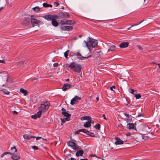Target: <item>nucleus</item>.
Masks as SVG:
<instances>
[{"mask_svg":"<svg viewBox=\"0 0 160 160\" xmlns=\"http://www.w3.org/2000/svg\"><path fill=\"white\" fill-rule=\"evenodd\" d=\"M88 38L89 40L88 42H86L84 40V42L89 51H90L91 49L95 47V46L97 45L98 42L97 40L91 39L89 37H88Z\"/></svg>","mask_w":160,"mask_h":160,"instance_id":"1","label":"nucleus"},{"mask_svg":"<svg viewBox=\"0 0 160 160\" xmlns=\"http://www.w3.org/2000/svg\"><path fill=\"white\" fill-rule=\"evenodd\" d=\"M68 67L71 69H72L73 71L78 73H79L81 72L82 69V66L81 65L77 64L74 62L71 63L69 65Z\"/></svg>","mask_w":160,"mask_h":160,"instance_id":"2","label":"nucleus"},{"mask_svg":"<svg viewBox=\"0 0 160 160\" xmlns=\"http://www.w3.org/2000/svg\"><path fill=\"white\" fill-rule=\"evenodd\" d=\"M68 145L71 147L73 150L78 151L81 149V148L75 143L71 141H69L67 142Z\"/></svg>","mask_w":160,"mask_h":160,"instance_id":"3","label":"nucleus"},{"mask_svg":"<svg viewBox=\"0 0 160 160\" xmlns=\"http://www.w3.org/2000/svg\"><path fill=\"white\" fill-rule=\"evenodd\" d=\"M50 105V104L49 102H43V103L41 104L40 107L39 108V110H40L42 111L47 110L48 108Z\"/></svg>","mask_w":160,"mask_h":160,"instance_id":"4","label":"nucleus"},{"mask_svg":"<svg viewBox=\"0 0 160 160\" xmlns=\"http://www.w3.org/2000/svg\"><path fill=\"white\" fill-rule=\"evenodd\" d=\"M21 24L24 26H28L30 24V19L29 18H25L21 21Z\"/></svg>","mask_w":160,"mask_h":160,"instance_id":"5","label":"nucleus"},{"mask_svg":"<svg viewBox=\"0 0 160 160\" xmlns=\"http://www.w3.org/2000/svg\"><path fill=\"white\" fill-rule=\"evenodd\" d=\"M31 22L33 27L43 24V23L42 22L39 21L36 19H32V20L30 21V23Z\"/></svg>","mask_w":160,"mask_h":160,"instance_id":"6","label":"nucleus"},{"mask_svg":"<svg viewBox=\"0 0 160 160\" xmlns=\"http://www.w3.org/2000/svg\"><path fill=\"white\" fill-rule=\"evenodd\" d=\"M73 55L77 56V58L80 60H83L84 59H88L91 57V55L87 57H83L78 52L74 53Z\"/></svg>","mask_w":160,"mask_h":160,"instance_id":"7","label":"nucleus"},{"mask_svg":"<svg viewBox=\"0 0 160 160\" xmlns=\"http://www.w3.org/2000/svg\"><path fill=\"white\" fill-rule=\"evenodd\" d=\"M81 98L78 96H75L71 101L70 104L72 105H73L76 103L78 102V101L80 100Z\"/></svg>","mask_w":160,"mask_h":160,"instance_id":"8","label":"nucleus"},{"mask_svg":"<svg viewBox=\"0 0 160 160\" xmlns=\"http://www.w3.org/2000/svg\"><path fill=\"white\" fill-rule=\"evenodd\" d=\"M62 114L66 117L65 119L67 121H69L70 120V117L71 116V115L68 113V111L66 112H62Z\"/></svg>","mask_w":160,"mask_h":160,"instance_id":"9","label":"nucleus"},{"mask_svg":"<svg viewBox=\"0 0 160 160\" xmlns=\"http://www.w3.org/2000/svg\"><path fill=\"white\" fill-rule=\"evenodd\" d=\"M72 86V85L68 83L64 84L62 88V90L65 91L67 90L69 88H70Z\"/></svg>","mask_w":160,"mask_h":160,"instance_id":"10","label":"nucleus"},{"mask_svg":"<svg viewBox=\"0 0 160 160\" xmlns=\"http://www.w3.org/2000/svg\"><path fill=\"white\" fill-rule=\"evenodd\" d=\"M59 14L61 18H68L69 16V15L67 12H65L64 13L61 12Z\"/></svg>","mask_w":160,"mask_h":160,"instance_id":"11","label":"nucleus"},{"mask_svg":"<svg viewBox=\"0 0 160 160\" xmlns=\"http://www.w3.org/2000/svg\"><path fill=\"white\" fill-rule=\"evenodd\" d=\"M60 29L62 30L63 31H70L73 29L72 26H66L60 27Z\"/></svg>","mask_w":160,"mask_h":160,"instance_id":"12","label":"nucleus"},{"mask_svg":"<svg viewBox=\"0 0 160 160\" xmlns=\"http://www.w3.org/2000/svg\"><path fill=\"white\" fill-rule=\"evenodd\" d=\"M115 139L116 141L115 142L116 145L122 144L123 143V141L121 140L119 138L116 137Z\"/></svg>","mask_w":160,"mask_h":160,"instance_id":"13","label":"nucleus"},{"mask_svg":"<svg viewBox=\"0 0 160 160\" xmlns=\"http://www.w3.org/2000/svg\"><path fill=\"white\" fill-rule=\"evenodd\" d=\"M129 43L128 42H122L119 45V47L121 48H126L128 47Z\"/></svg>","mask_w":160,"mask_h":160,"instance_id":"14","label":"nucleus"},{"mask_svg":"<svg viewBox=\"0 0 160 160\" xmlns=\"http://www.w3.org/2000/svg\"><path fill=\"white\" fill-rule=\"evenodd\" d=\"M83 154V151L81 149L79 150L76 153V156L77 157L82 156Z\"/></svg>","mask_w":160,"mask_h":160,"instance_id":"15","label":"nucleus"},{"mask_svg":"<svg viewBox=\"0 0 160 160\" xmlns=\"http://www.w3.org/2000/svg\"><path fill=\"white\" fill-rule=\"evenodd\" d=\"M42 17L48 21H52V15H47L43 16Z\"/></svg>","mask_w":160,"mask_h":160,"instance_id":"16","label":"nucleus"},{"mask_svg":"<svg viewBox=\"0 0 160 160\" xmlns=\"http://www.w3.org/2000/svg\"><path fill=\"white\" fill-rule=\"evenodd\" d=\"M11 155L12 156H11V158L13 160H18L20 159V157L18 155H17L13 153H12V155Z\"/></svg>","mask_w":160,"mask_h":160,"instance_id":"17","label":"nucleus"},{"mask_svg":"<svg viewBox=\"0 0 160 160\" xmlns=\"http://www.w3.org/2000/svg\"><path fill=\"white\" fill-rule=\"evenodd\" d=\"M23 137L25 139H27L28 140H29L31 139L32 138L36 137L33 136L31 135H28L27 134H24L23 135Z\"/></svg>","mask_w":160,"mask_h":160,"instance_id":"18","label":"nucleus"},{"mask_svg":"<svg viewBox=\"0 0 160 160\" xmlns=\"http://www.w3.org/2000/svg\"><path fill=\"white\" fill-rule=\"evenodd\" d=\"M20 92L22 93L24 96H26L28 94V91L22 88L20 89Z\"/></svg>","mask_w":160,"mask_h":160,"instance_id":"19","label":"nucleus"},{"mask_svg":"<svg viewBox=\"0 0 160 160\" xmlns=\"http://www.w3.org/2000/svg\"><path fill=\"white\" fill-rule=\"evenodd\" d=\"M143 128L144 131H146L147 132H148L150 131L148 125L146 124H145L143 125Z\"/></svg>","mask_w":160,"mask_h":160,"instance_id":"20","label":"nucleus"},{"mask_svg":"<svg viewBox=\"0 0 160 160\" xmlns=\"http://www.w3.org/2000/svg\"><path fill=\"white\" fill-rule=\"evenodd\" d=\"M90 118H91L89 116H84L83 117H81V120L82 121H83L84 120H87L88 121H89L90 120Z\"/></svg>","mask_w":160,"mask_h":160,"instance_id":"21","label":"nucleus"},{"mask_svg":"<svg viewBox=\"0 0 160 160\" xmlns=\"http://www.w3.org/2000/svg\"><path fill=\"white\" fill-rule=\"evenodd\" d=\"M134 126L133 123H129L127 125V128L129 129H134Z\"/></svg>","mask_w":160,"mask_h":160,"instance_id":"22","label":"nucleus"},{"mask_svg":"<svg viewBox=\"0 0 160 160\" xmlns=\"http://www.w3.org/2000/svg\"><path fill=\"white\" fill-rule=\"evenodd\" d=\"M91 122H90L89 121L87 122L86 123H85L83 125V126L85 128H89L91 126Z\"/></svg>","mask_w":160,"mask_h":160,"instance_id":"23","label":"nucleus"},{"mask_svg":"<svg viewBox=\"0 0 160 160\" xmlns=\"http://www.w3.org/2000/svg\"><path fill=\"white\" fill-rule=\"evenodd\" d=\"M66 22L67 24L68 25H72L75 23L74 21L72 20H66Z\"/></svg>","mask_w":160,"mask_h":160,"instance_id":"24","label":"nucleus"},{"mask_svg":"<svg viewBox=\"0 0 160 160\" xmlns=\"http://www.w3.org/2000/svg\"><path fill=\"white\" fill-rule=\"evenodd\" d=\"M51 22L52 25L54 27H57L58 25V22L56 20H52Z\"/></svg>","mask_w":160,"mask_h":160,"instance_id":"25","label":"nucleus"},{"mask_svg":"<svg viewBox=\"0 0 160 160\" xmlns=\"http://www.w3.org/2000/svg\"><path fill=\"white\" fill-rule=\"evenodd\" d=\"M116 47L115 45H112L111 46L109 49H108V52L109 51H112L116 49Z\"/></svg>","mask_w":160,"mask_h":160,"instance_id":"26","label":"nucleus"},{"mask_svg":"<svg viewBox=\"0 0 160 160\" xmlns=\"http://www.w3.org/2000/svg\"><path fill=\"white\" fill-rule=\"evenodd\" d=\"M59 22L62 25L67 24L66 20L63 19L61 20H59Z\"/></svg>","mask_w":160,"mask_h":160,"instance_id":"27","label":"nucleus"},{"mask_svg":"<svg viewBox=\"0 0 160 160\" xmlns=\"http://www.w3.org/2000/svg\"><path fill=\"white\" fill-rule=\"evenodd\" d=\"M8 154H9L10 155H12V153L10 152H8L3 153L1 155V157L2 158H3L4 155H6Z\"/></svg>","mask_w":160,"mask_h":160,"instance_id":"28","label":"nucleus"},{"mask_svg":"<svg viewBox=\"0 0 160 160\" xmlns=\"http://www.w3.org/2000/svg\"><path fill=\"white\" fill-rule=\"evenodd\" d=\"M52 20H55L56 19H58L59 18H58V16L56 14L52 15Z\"/></svg>","mask_w":160,"mask_h":160,"instance_id":"29","label":"nucleus"},{"mask_svg":"<svg viewBox=\"0 0 160 160\" xmlns=\"http://www.w3.org/2000/svg\"><path fill=\"white\" fill-rule=\"evenodd\" d=\"M94 127L97 130H99L100 129L101 126L99 124L97 123L94 126Z\"/></svg>","mask_w":160,"mask_h":160,"instance_id":"30","label":"nucleus"},{"mask_svg":"<svg viewBox=\"0 0 160 160\" xmlns=\"http://www.w3.org/2000/svg\"><path fill=\"white\" fill-rule=\"evenodd\" d=\"M128 91L130 93H132L134 95L135 94V92H136V91L131 88H129L128 89Z\"/></svg>","mask_w":160,"mask_h":160,"instance_id":"31","label":"nucleus"},{"mask_svg":"<svg viewBox=\"0 0 160 160\" xmlns=\"http://www.w3.org/2000/svg\"><path fill=\"white\" fill-rule=\"evenodd\" d=\"M42 111V110H39V111H38L37 113L36 114L38 118H39L41 117V116L42 114L41 112Z\"/></svg>","mask_w":160,"mask_h":160,"instance_id":"32","label":"nucleus"},{"mask_svg":"<svg viewBox=\"0 0 160 160\" xmlns=\"http://www.w3.org/2000/svg\"><path fill=\"white\" fill-rule=\"evenodd\" d=\"M69 52V50H68L67 51H66V52H65L64 53V57L66 58H67L68 57V53Z\"/></svg>","mask_w":160,"mask_h":160,"instance_id":"33","label":"nucleus"},{"mask_svg":"<svg viewBox=\"0 0 160 160\" xmlns=\"http://www.w3.org/2000/svg\"><path fill=\"white\" fill-rule=\"evenodd\" d=\"M32 9L34 10L35 11L38 12L39 11L40 8L38 7H35L32 8Z\"/></svg>","mask_w":160,"mask_h":160,"instance_id":"34","label":"nucleus"},{"mask_svg":"<svg viewBox=\"0 0 160 160\" xmlns=\"http://www.w3.org/2000/svg\"><path fill=\"white\" fill-rule=\"evenodd\" d=\"M135 96L136 97V98L137 99H138L140 98H141V95L140 94H135Z\"/></svg>","mask_w":160,"mask_h":160,"instance_id":"35","label":"nucleus"},{"mask_svg":"<svg viewBox=\"0 0 160 160\" xmlns=\"http://www.w3.org/2000/svg\"><path fill=\"white\" fill-rule=\"evenodd\" d=\"M1 91H2L6 95H8L9 93V92L6 90H1Z\"/></svg>","mask_w":160,"mask_h":160,"instance_id":"36","label":"nucleus"},{"mask_svg":"<svg viewBox=\"0 0 160 160\" xmlns=\"http://www.w3.org/2000/svg\"><path fill=\"white\" fill-rule=\"evenodd\" d=\"M24 64V62L22 61H20L18 63V66H21L23 65Z\"/></svg>","mask_w":160,"mask_h":160,"instance_id":"37","label":"nucleus"},{"mask_svg":"<svg viewBox=\"0 0 160 160\" xmlns=\"http://www.w3.org/2000/svg\"><path fill=\"white\" fill-rule=\"evenodd\" d=\"M31 117L32 118H33L34 119H36L37 118H38L36 114H35L34 115H32L31 116Z\"/></svg>","mask_w":160,"mask_h":160,"instance_id":"38","label":"nucleus"},{"mask_svg":"<svg viewBox=\"0 0 160 160\" xmlns=\"http://www.w3.org/2000/svg\"><path fill=\"white\" fill-rule=\"evenodd\" d=\"M144 21V20L141 21V22H139L137 24H135L132 25V27H134V26H135L138 25L140 24H141V23H142Z\"/></svg>","mask_w":160,"mask_h":160,"instance_id":"39","label":"nucleus"},{"mask_svg":"<svg viewBox=\"0 0 160 160\" xmlns=\"http://www.w3.org/2000/svg\"><path fill=\"white\" fill-rule=\"evenodd\" d=\"M61 120L62 123V124L64 123L66 121H67V120L65 119V118L64 119H62V118H61Z\"/></svg>","mask_w":160,"mask_h":160,"instance_id":"40","label":"nucleus"},{"mask_svg":"<svg viewBox=\"0 0 160 160\" xmlns=\"http://www.w3.org/2000/svg\"><path fill=\"white\" fill-rule=\"evenodd\" d=\"M13 149H14V150H15V151H14L15 152H17V150L16 149V148L15 146L13 147H12L11 148V149L12 150Z\"/></svg>","mask_w":160,"mask_h":160,"instance_id":"41","label":"nucleus"},{"mask_svg":"<svg viewBox=\"0 0 160 160\" xmlns=\"http://www.w3.org/2000/svg\"><path fill=\"white\" fill-rule=\"evenodd\" d=\"M81 132H83L84 133H86L87 132V130L85 129H81Z\"/></svg>","mask_w":160,"mask_h":160,"instance_id":"42","label":"nucleus"},{"mask_svg":"<svg viewBox=\"0 0 160 160\" xmlns=\"http://www.w3.org/2000/svg\"><path fill=\"white\" fill-rule=\"evenodd\" d=\"M89 136L92 137H94L95 136V134L92 132H91Z\"/></svg>","mask_w":160,"mask_h":160,"instance_id":"43","label":"nucleus"},{"mask_svg":"<svg viewBox=\"0 0 160 160\" xmlns=\"http://www.w3.org/2000/svg\"><path fill=\"white\" fill-rule=\"evenodd\" d=\"M32 148L33 149H35L36 150H37L38 149V147L36 146H33L32 147Z\"/></svg>","mask_w":160,"mask_h":160,"instance_id":"44","label":"nucleus"},{"mask_svg":"<svg viewBox=\"0 0 160 160\" xmlns=\"http://www.w3.org/2000/svg\"><path fill=\"white\" fill-rule=\"evenodd\" d=\"M43 7H48V4L46 3H44L43 4Z\"/></svg>","mask_w":160,"mask_h":160,"instance_id":"45","label":"nucleus"},{"mask_svg":"<svg viewBox=\"0 0 160 160\" xmlns=\"http://www.w3.org/2000/svg\"><path fill=\"white\" fill-rule=\"evenodd\" d=\"M81 129H80L75 131V134H78L80 133V132H81Z\"/></svg>","mask_w":160,"mask_h":160,"instance_id":"46","label":"nucleus"},{"mask_svg":"<svg viewBox=\"0 0 160 160\" xmlns=\"http://www.w3.org/2000/svg\"><path fill=\"white\" fill-rule=\"evenodd\" d=\"M148 138V136H143L142 138L145 140H147Z\"/></svg>","mask_w":160,"mask_h":160,"instance_id":"47","label":"nucleus"},{"mask_svg":"<svg viewBox=\"0 0 160 160\" xmlns=\"http://www.w3.org/2000/svg\"><path fill=\"white\" fill-rule=\"evenodd\" d=\"M59 5V3L57 2H55L54 3V5L55 7H57Z\"/></svg>","mask_w":160,"mask_h":160,"instance_id":"48","label":"nucleus"},{"mask_svg":"<svg viewBox=\"0 0 160 160\" xmlns=\"http://www.w3.org/2000/svg\"><path fill=\"white\" fill-rule=\"evenodd\" d=\"M137 47L140 50H142L143 49V48H142V47L139 45H138L137 46Z\"/></svg>","mask_w":160,"mask_h":160,"instance_id":"49","label":"nucleus"},{"mask_svg":"<svg viewBox=\"0 0 160 160\" xmlns=\"http://www.w3.org/2000/svg\"><path fill=\"white\" fill-rule=\"evenodd\" d=\"M58 63H54L53 64V66L54 67H58Z\"/></svg>","mask_w":160,"mask_h":160,"instance_id":"50","label":"nucleus"},{"mask_svg":"<svg viewBox=\"0 0 160 160\" xmlns=\"http://www.w3.org/2000/svg\"><path fill=\"white\" fill-rule=\"evenodd\" d=\"M35 16L33 15H31V18L30 19V21H31L32 20V19H35Z\"/></svg>","mask_w":160,"mask_h":160,"instance_id":"51","label":"nucleus"},{"mask_svg":"<svg viewBox=\"0 0 160 160\" xmlns=\"http://www.w3.org/2000/svg\"><path fill=\"white\" fill-rule=\"evenodd\" d=\"M0 63H5V62L4 60H0Z\"/></svg>","mask_w":160,"mask_h":160,"instance_id":"52","label":"nucleus"},{"mask_svg":"<svg viewBox=\"0 0 160 160\" xmlns=\"http://www.w3.org/2000/svg\"><path fill=\"white\" fill-rule=\"evenodd\" d=\"M90 133H91V132H89V131H88L87 130V132H86V134L87 135H89H89H90Z\"/></svg>","mask_w":160,"mask_h":160,"instance_id":"53","label":"nucleus"},{"mask_svg":"<svg viewBox=\"0 0 160 160\" xmlns=\"http://www.w3.org/2000/svg\"><path fill=\"white\" fill-rule=\"evenodd\" d=\"M34 138H36V140H39V139L40 138H41V137H34Z\"/></svg>","mask_w":160,"mask_h":160,"instance_id":"54","label":"nucleus"},{"mask_svg":"<svg viewBox=\"0 0 160 160\" xmlns=\"http://www.w3.org/2000/svg\"><path fill=\"white\" fill-rule=\"evenodd\" d=\"M113 88H115V87L114 86H112V87H110V89L111 91H113L112 89Z\"/></svg>","mask_w":160,"mask_h":160,"instance_id":"55","label":"nucleus"},{"mask_svg":"<svg viewBox=\"0 0 160 160\" xmlns=\"http://www.w3.org/2000/svg\"><path fill=\"white\" fill-rule=\"evenodd\" d=\"M124 114L125 116H126L127 117H128L129 116V114L127 113H124Z\"/></svg>","mask_w":160,"mask_h":160,"instance_id":"56","label":"nucleus"},{"mask_svg":"<svg viewBox=\"0 0 160 160\" xmlns=\"http://www.w3.org/2000/svg\"><path fill=\"white\" fill-rule=\"evenodd\" d=\"M13 112L14 114H15L16 115H17L18 114V112H17V111H13Z\"/></svg>","mask_w":160,"mask_h":160,"instance_id":"57","label":"nucleus"},{"mask_svg":"<svg viewBox=\"0 0 160 160\" xmlns=\"http://www.w3.org/2000/svg\"><path fill=\"white\" fill-rule=\"evenodd\" d=\"M102 116L103 117V119H104L107 120V119L105 117V115L104 114H103L102 115Z\"/></svg>","mask_w":160,"mask_h":160,"instance_id":"58","label":"nucleus"},{"mask_svg":"<svg viewBox=\"0 0 160 160\" xmlns=\"http://www.w3.org/2000/svg\"><path fill=\"white\" fill-rule=\"evenodd\" d=\"M61 110L62 111V112H66V109L64 108H62Z\"/></svg>","mask_w":160,"mask_h":160,"instance_id":"59","label":"nucleus"},{"mask_svg":"<svg viewBox=\"0 0 160 160\" xmlns=\"http://www.w3.org/2000/svg\"><path fill=\"white\" fill-rule=\"evenodd\" d=\"M52 7V5L51 4H48V7L51 8Z\"/></svg>","mask_w":160,"mask_h":160,"instance_id":"60","label":"nucleus"},{"mask_svg":"<svg viewBox=\"0 0 160 160\" xmlns=\"http://www.w3.org/2000/svg\"><path fill=\"white\" fill-rule=\"evenodd\" d=\"M70 160H76V159L72 158H70Z\"/></svg>","mask_w":160,"mask_h":160,"instance_id":"61","label":"nucleus"},{"mask_svg":"<svg viewBox=\"0 0 160 160\" xmlns=\"http://www.w3.org/2000/svg\"><path fill=\"white\" fill-rule=\"evenodd\" d=\"M3 8H4L3 7L0 8V11H1Z\"/></svg>","mask_w":160,"mask_h":160,"instance_id":"62","label":"nucleus"},{"mask_svg":"<svg viewBox=\"0 0 160 160\" xmlns=\"http://www.w3.org/2000/svg\"><path fill=\"white\" fill-rule=\"evenodd\" d=\"M80 160H88V159L87 158H84V159H81Z\"/></svg>","mask_w":160,"mask_h":160,"instance_id":"63","label":"nucleus"},{"mask_svg":"<svg viewBox=\"0 0 160 160\" xmlns=\"http://www.w3.org/2000/svg\"><path fill=\"white\" fill-rule=\"evenodd\" d=\"M157 64L158 65L159 69H160V63H158Z\"/></svg>","mask_w":160,"mask_h":160,"instance_id":"64","label":"nucleus"}]
</instances>
